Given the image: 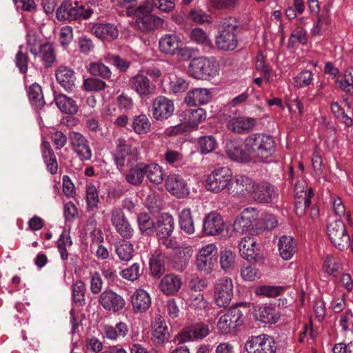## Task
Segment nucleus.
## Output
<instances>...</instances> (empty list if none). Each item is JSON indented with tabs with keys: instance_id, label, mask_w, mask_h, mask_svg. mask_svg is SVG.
Here are the masks:
<instances>
[{
	"instance_id": "13",
	"label": "nucleus",
	"mask_w": 353,
	"mask_h": 353,
	"mask_svg": "<svg viewBox=\"0 0 353 353\" xmlns=\"http://www.w3.org/2000/svg\"><path fill=\"white\" fill-rule=\"evenodd\" d=\"M214 300L220 307L229 305L233 296V283L229 277L219 279L214 285Z\"/></svg>"
},
{
	"instance_id": "56",
	"label": "nucleus",
	"mask_w": 353,
	"mask_h": 353,
	"mask_svg": "<svg viewBox=\"0 0 353 353\" xmlns=\"http://www.w3.org/2000/svg\"><path fill=\"white\" fill-rule=\"evenodd\" d=\"M278 224L277 220L272 216L266 217L265 219H259L256 221L254 226L252 228L253 232L256 234L261 233L265 230H272L276 227Z\"/></svg>"
},
{
	"instance_id": "15",
	"label": "nucleus",
	"mask_w": 353,
	"mask_h": 353,
	"mask_svg": "<svg viewBox=\"0 0 353 353\" xmlns=\"http://www.w3.org/2000/svg\"><path fill=\"white\" fill-rule=\"evenodd\" d=\"M128 83L130 89L141 99H148L156 92V85L142 74H137L132 77Z\"/></svg>"
},
{
	"instance_id": "46",
	"label": "nucleus",
	"mask_w": 353,
	"mask_h": 353,
	"mask_svg": "<svg viewBox=\"0 0 353 353\" xmlns=\"http://www.w3.org/2000/svg\"><path fill=\"white\" fill-rule=\"evenodd\" d=\"M39 51V55L41 57L45 67H51L56 60L55 50L53 45L46 42L43 44Z\"/></svg>"
},
{
	"instance_id": "25",
	"label": "nucleus",
	"mask_w": 353,
	"mask_h": 353,
	"mask_svg": "<svg viewBox=\"0 0 353 353\" xmlns=\"http://www.w3.org/2000/svg\"><path fill=\"white\" fill-rule=\"evenodd\" d=\"M166 190L178 198H183L189 192L185 181L176 174L169 175L165 180Z\"/></svg>"
},
{
	"instance_id": "27",
	"label": "nucleus",
	"mask_w": 353,
	"mask_h": 353,
	"mask_svg": "<svg viewBox=\"0 0 353 353\" xmlns=\"http://www.w3.org/2000/svg\"><path fill=\"white\" fill-rule=\"evenodd\" d=\"M170 339L166 322L161 316L152 325V341L156 346H162Z\"/></svg>"
},
{
	"instance_id": "63",
	"label": "nucleus",
	"mask_w": 353,
	"mask_h": 353,
	"mask_svg": "<svg viewBox=\"0 0 353 353\" xmlns=\"http://www.w3.org/2000/svg\"><path fill=\"white\" fill-rule=\"evenodd\" d=\"M72 244V242L69 234L63 232L57 241V247L63 260H66L68 258V253L66 248L70 247Z\"/></svg>"
},
{
	"instance_id": "6",
	"label": "nucleus",
	"mask_w": 353,
	"mask_h": 353,
	"mask_svg": "<svg viewBox=\"0 0 353 353\" xmlns=\"http://www.w3.org/2000/svg\"><path fill=\"white\" fill-rule=\"evenodd\" d=\"M114 163L119 170H123L125 165H132L138 161V151L123 139H119L114 155Z\"/></svg>"
},
{
	"instance_id": "28",
	"label": "nucleus",
	"mask_w": 353,
	"mask_h": 353,
	"mask_svg": "<svg viewBox=\"0 0 353 353\" xmlns=\"http://www.w3.org/2000/svg\"><path fill=\"white\" fill-rule=\"evenodd\" d=\"M252 183V179L246 176H236L234 179H231L227 190L230 194L243 196L248 193L250 195Z\"/></svg>"
},
{
	"instance_id": "41",
	"label": "nucleus",
	"mask_w": 353,
	"mask_h": 353,
	"mask_svg": "<svg viewBox=\"0 0 353 353\" xmlns=\"http://www.w3.org/2000/svg\"><path fill=\"white\" fill-rule=\"evenodd\" d=\"M55 103L59 109L63 113L74 114L78 111L76 102L66 95L60 94L54 98Z\"/></svg>"
},
{
	"instance_id": "29",
	"label": "nucleus",
	"mask_w": 353,
	"mask_h": 353,
	"mask_svg": "<svg viewBox=\"0 0 353 353\" xmlns=\"http://www.w3.org/2000/svg\"><path fill=\"white\" fill-rule=\"evenodd\" d=\"M206 112L201 108L186 109L180 114L181 121L187 123L190 128H197L199 123L206 119Z\"/></svg>"
},
{
	"instance_id": "61",
	"label": "nucleus",
	"mask_w": 353,
	"mask_h": 353,
	"mask_svg": "<svg viewBox=\"0 0 353 353\" xmlns=\"http://www.w3.org/2000/svg\"><path fill=\"white\" fill-rule=\"evenodd\" d=\"M198 143L202 154H208L212 152L216 146L215 138L210 135L200 137Z\"/></svg>"
},
{
	"instance_id": "53",
	"label": "nucleus",
	"mask_w": 353,
	"mask_h": 353,
	"mask_svg": "<svg viewBox=\"0 0 353 353\" xmlns=\"http://www.w3.org/2000/svg\"><path fill=\"white\" fill-rule=\"evenodd\" d=\"M29 99L37 107H42L45 104L41 86L37 83L31 85L28 90Z\"/></svg>"
},
{
	"instance_id": "11",
	"label": "nucleus",
	"mask_w": 353,
	"mask_h": 353,
	"mask_svg": "<svg viewBox=\"0 0 353 353\" xmlns=\"http://www.w3.org/2000/svg\"><path fill=\"white\" fill-rule=\"evenodd\" d=\"M327 233L331 242L339 250H344L349 246L350 237L342 221L337 220L330 223L327 227Z\"/></svg>"
},
{
	"instance_id": "3",
	"label": "nucleus",
	"mask_w": 353,
	"mask_h": 353,
	"mask_svg": "<svg viewBox=\"0 0 353 353\" xmlns=\"http://www.w3.org/2000/svg\"><path fill=\"white\" fill-rule=\"evenodd\" d=\"M93 14V10L88 5H83L76 0H65L57 10L59 21H80L87 19Z\"/></svg>"
},
{
	"instance_id": "14",
	"label": "nucleus",
	"mask_w": 353,
	"mask_h": 353,
	"mask_svg": "<svg viewBox=\"0 0 353 353\" xmlns=\"http://www.w3.org/2000/svg\"><path fill=\"white\" fill-rule=\"evenodd\" d=\"M68 139L72 150L81 161H85L91 159L92 150L89 141L81 133L71 131L68 134Z\"/></svg>"
},
{
	"instance_id": "8",
	"label": "nucleus",
	"mask_w": 353,
	"mask_h": 353,
	"mask_svg": "<svg viewBox=\"0 0 353 353\" xmlns=\"http://www.w3.org/2000/svg\"><path fill=\"white\" fill-rule=\"evenodd\" d=\"M244 348L247 353H276L277 347L272 336L263 334L250 336Z\"/></svg>"
},
{
	"instance_id": "50",
	"label": "nucleus",
	"mask_w": 353,
	"mask_h": 353,
	"mask_svg": "<svg viewBox=\"0 0 353 353\" xmlns=\"http://www.w3.org/2000/svg\"><path fill=\"white\" fill-rule=\"evenodd\" d=\"M26 43L30 52L34 56L39 55V50L43 44L39 34L33 31H29L26 35Z\"/></svg>"
},
{
	"instance_id": "22",
	"label": "nucleus",
	"mask_w": 353,
	"mask_h": 353,
	"mask_svg": "<svg viewBox=\"0 0 353 353\" xmlns=\"http://www.w3.org/2000/svg\"><path fill=\"white\" fill-rule=\"evenodd\" d=\"M254 309L255 319L263 323H276L280 318L275 307L270 304L256 305Z\"/></svg>"
},
{
	"instance_id": "36",
	"label": "nucleus",
	"mask_w": 353,
	"mask_h": 353,
	"mask_svg": "<svg viewBox=\"0 0 353 353\" xmlns=\"http://www.w3.org/2000/svg\"><path fill=\"white\" fill-rule=\"evenodd\" d=\"M174 219L172 216L165 214L158 219L156 222L154 231L160 239L169 237L174 230Z\"/></svg>"
},
{
	"instance_id": "45",
	"label": "nucleus",
	"mask_w": 353,
	"mask_h": 353,
	"mask_svg": "<svg viewBox=\"0 0 353 353\" xmlns=\"http://www.w3.org/2000/svg\"><path fill=\"white\" fill-rule=\"evenodd\" d=\"M145 176L150 182L155 184H160L163 181L161 168L157 163H145Z\"/></svg>"
},
{
	"instance_id": "24",
	"label": "nucleus",
	"mask_w": 353,
	"mask_h": 353,
	"mask_svg": "<svg viewBox=\"0 0 353 353\" xmlns=\"http://www.w3.org/2000/svg\"><path fill=\"white\" fill-rule=\"evenodd\" d=\"M225 148L226 153L230 159L240 162L251 161L250 154L247 151L245 141L243 142V148H242L239 141L230 140L226 143Z\"/></svg>"
},
{
	"instance_id": "7",
	"label": "nucleus",
	"mask_w": 353,
	"mask_h": 353,
	"mask_svg": "<svg viewBox=\"0 0 353 353\" xmlns=\"http://www.w3.org/2000/svg\"><path fill=\"white\" fill-rule=\"evenodd\" d=\"M232 176V171L228 167L215 169L208 175L205 181V188L212 192H221L224 189H228Z\"/></svg>"
},
{
	"instance_id": "40",
	"label": "nucleus",
	"mask_w": 353,
	"mask_h": 353,
	"mask_svg": "<svg viewBox=\"0 0 353 353\" xmlns=\"http://www.w3.org/2000/svg\"><path fill=\"white\" fill-rule=\"evenodd\" d=\"M323 270L334 277L338 276L343 270L340 259L332 254L327 255L324 259Z\"/></svg>"
},
{
	"instance_id": "57",
	"label": "nucleus",
	"mask_w": 353,
	"mask_h": 353,
	"mask_svg": "<svg viewBox=\"0 0 353 353\" xmlns=\"http://www.w3.org/2000/svg\"><path fill=\"white\" fill-rule=\"evenodd\" d=\"M137 221L139 229L142 232H146L149 234L154 230L156 223L147 213L140 214L137 217Z\"/></svg>"
},
{
	"instance_id": "47",
	"label": "nucleus",
	"mask_w": 353,
	"mask_h": 353,
	"mask_svg": "<svg viewBox=\"0 0 353 353\" xmlns=\"http://www.w3.org/2000/svg\"><path fill=\"white\" fill-rule=\"evenodd\" d=\"M132 126L138 134H145L151 130V123L148 117L143 114L134 117Z\"/></svg>"
},
{
	"instance_id": "44",
	"label": "nucleus",
	"mask_w": 353,
	"mask_h": 353,
	"mask_svg": "<svg viewBox=\"0 0 353 353\" xmlns=\"http://www.w3.org/2000/svg\"><path fill=\"white\" fill-rule=\"evenodd\" d=\"M255 245L256 241L250 236L244 237L239 243V250L241 256L248 261L255 259Z\"/></svg>"
},
{
	"instance_id": "35",
	"label": "nucleus",
	"mask_w": 353,
	"mask_h": 353,
	"mask_svg": "<svg viewBox=\"0 0 353 353\" xmlns=\"http://www.w3.org/2000/svg\"><path fill=\"white\" fill-rule=\"evenodd\" d=\"M92 31L98 38L109 41L117 39L119 36L117 27L112 23L95 24Z\"/></svg>"
},
{
	"instance_id": "37",
	"label": "nucleus",
	"mask_w": 353,
	"mask_h": 353,
	"mask_svg": "<svg viewBox=\"0 0 353 353\" xmlns=\"http://www.w3.org/2000/svg\"><path fill=\"white\" fill-rule=\"evenodd\" d=\"M193 254V250L191 247L180 248L176 251L174 266L177 271L182 272L186 268L189 261Z\"/></svg>"
},
{
	"instance_id": "12",
	"label": "nucleus",
	"mask_w": 353,
	"mask_h": 353,
	"mask_svg": "<svg viewBox=\"0 0 353 353\" xmlns=\"http://www.w3.org/2000/svg\"><path fill=\"white\" fill-rule=\"evenodd\" d=\"M209 334V325L199 322L186 327L175 336L174 341L178 344H182L187 341L203 339Z\"/></svg>"
},
{
	"instance_id": "49",
	"label": "nucleus",
	"mask_w": 353,
	"mask_h": 353,
	"mask_svg": "<svg viewBox=\"0 0 353 353\" xmlns=\"http://www.w3.org/2000/svg\"><path fill=\"white\" fill-rule=\"evenodd\" d=\"M185 302L188 307L194 310H202L207 306V301L201 293L188 294Z\"/></svg>"
},
{
	"instance_id": "31",
	"label": "nucleus",
	"mask_w": 353,
	"mask_h": 353,
	"mask_svg": "<svg viewBox=\"0 0 353 353\" xmlns=\"http://www.w3.org/2000/svg\"><path fill=\"white\" fill-rule=\"evenodd\" d=\"M131 303L134 312L142 313L150 307L151 299L145 290L138 289L131 296Z\"/></svg>"
},
{
	"instance_id": "60",
	"label": "nucleus",
	"mask_w": 353,
	"mask_h": 353,
	"mask_svg": "<svg viewBox=\"0 0 353 353\" xmlns=\"http://www.w3.org/2000/svg\"><path fill=\"white\" fill-rule=\"evenodd\" d=\"M86 288L84 283L81 281H77L73 285L72 295L73 300L75 303H79V305L85 304V294Z\"/></svg>"
},
{
	"instance_id": "48",
	"label": "nucleus",
	"mask_w": 353,
	"mask_h": 353,
	"mask_svg": "<svg viewBox=\"0 0 353 353\" xmlns=\"http://www.w3.org/2000/svg\"><path fill=\"white\" fill-rule=\"evenodd\" d=\"M179 224L181 229L188 234L194 232V225L190 209L183 210L179 214Z\"/></svg>"
},
{
	"instance_id": "4",
	"label": "nucleus",
	"mask_w": 353,
	"mask_h": 353,
	"mask_svg": "<svg viewBox=\"0 0 353 353\" xmlns=\"http://www.w3.org/2000/svg\"><path fill=\"white\" fill-rule=\"evenodd\" d=\"M152 7L145 3L137 7L132 12L136 16L135 26L142 32H148L157 29L163 24V20L157 16L151 14Z\"/></svg>"
},
{
	"instance_id": "42",
	"label": "nucleus",
	"mask_w": 353,
	"mask_h": 353,
	"mask_svg": "<svg viewBox=\"0 0 353 353\" xmlns=\"http://www.w3.org/2000/svg\"><path fill=\"white\" fill-rule=\"evenodd\" d=\"M165 256L161 252H155L150 259V272L152 276L161 277L165 272Z\"/></svg>"
},
{
	"instance_id": "32",
	"label": "nucleus",
	"mask_w": 353,
	"mask_h": 353,
	"mask_svg": "<svg viewBox=\"0 0 353 353\" xmlns=\"http://www.w3.org/2000/svg\"><path fill=\"white\" fill-rule=\"evenodd\" d=\"M181 41L174 34H166L159 41V50L167 55L174 56Z\"/></svg>"
},
{
	"instance_id": "59",
	"label": "nucleus",
	"mask_w": 353,
	"mask_h": 353,
	"mask_svg": "<svg viewBox=\"0 0 353 353\" xmlns=\"http://www.w3.org/2000/svg\"><path fill=\"white\" fill-rule=\"evenodd\" d=\"M336 83L345 92L353 94V69L350 68L345 70L343 79H338Z\"/></svg>"
},
{
	"instance_id": "43",
	"label": "nucleus",
	"mask_w": 353,
	"mask_h": 353,
	"mask_svg": "<svg viewBox=\"0 0 353 353\" xmlns=\"http://www.w3.org/2000/svg\"><path fill=\"white\" fill-rule=\"evenodd\" d=\"M115 252L121 261H129L133 256V245L125 240H119L114 244Z\"/></svg>"
},
{
	"instance_id": "18",
	"label": "nucleus",
	"mask_w": 353,
	"mask_h": 353,
	"mask_svg": "<svg viewBox=\"0 0 353 353\" xmlns=\"http://www.w3.org/2000/svg\"><path fill=\"white\" fill-rule=\"evenodd\" d=\"M276 192L273 185L268 183H252L250 197L261 203H269L275 197Z\"/></svg>"
},
{
	"instance_id": "17",
	"label": "nucleus",
	"mask_w": 353,
	"mask_h": 353,
	"mask_svg": "<svg viewBox=\"0 0 353 353\" xmlns=\"http://www.w3.org/2000/svg\"><path fill=\"white\" fill-rule=\"evenodd\" d=\"M98 301L105 310L114 313L122 310L125 305L124 299L112 290L103 292L99 295Z\"/></svg>"
},
{
	"instance_id": "19",
	"label": "nucleus",
	"mask_w": 353,
	"mask_h": 353,
	"mask_svg": "<svg viewBox=\"0 0 353 353\" xmlns=\"http://www.w3.org/2000/svg\"><path fill=\"white\" fill-rule=\"evenodd\" d=\"M111 223L116 231L124 239H131L134 230L121 209L114 208L111 212Z\"/></svg>"
},
{
	"instance_id": "21",
	"label": "nucleus",
	"mask_w": 353,
	"mask_h": 353,
	"mask_svg": "<svg viewBox=\"0 0 353 353\" xmlns=\"http://www.w3.org/2000/svg\"><path fill=\"white\" fill-rule=\"evenodd\" d=\"M256 125V120L245 116H234L227 123L229 131L237 134H245L252 131Z\"/></svg>"
},
{
	"instance_id": "52",
	"label": "nucleus",
	"mask_w": 353,
	"mask_h": 353,
	"mask_svg": "<svg viewBox=\"0 0 353 353\" xmlns=\"http://www.w3.org/2000/svg\"><path fill=\"white\" fill-rule=\"evenodd\" d=\"M107 87L106 83L102 79L96 77H90L84 79L83 88L87 92H100Z\"/></svg>"
},
{
	"instance_id": "30",
	"label": "nucleus",
	"mask_w": 353,
	"mask_h": 353,
	"mask_svg": "<svg viewBox=\"0 0 353 353\" xmlns=\"http://www.w3.org/2000/svg\"><path fill=\"white\" fill-rule=\"evenodd\" d=\"M211 98V92L208 89L194 88L188 92L185 102L188 105L196 106L208 103Z\"/></svg>"
},
{
	"instance_id": "39",
	"label": "nucleus",
	"mask_w": 353,
	"mask_h": 353,
	"mask_svg": "<svg viewBox=\"0 0 353 353\" xmlns=\"http://www.w3.org/2000/svg\"><path fill=\"white\" fill-rule=\"evenodd\" d=\"M105 336L109 340L124 338L128 333V327L124 322H119L115 326L105 325L103 327Z\"/></svg>"
},
{
	"instance_id": "58",
	"label": "nucleus",
	"mask_w": 353,
	"mask_h": 353,
	"mask_svg": "<svg viewBox=\"0 0 353 353\" xmlns=\"http://www.w3.org/2000/svg\"><path fill=\"white\" fill-rule=\"evenodd\" d=\"M143 269L141 268V265L135 263L130 267L123 270L121 272V276L126 280L130 281H134L137 280L140 276L143 274Z\"/></svg>"
},
{
	"instance_id": "26",
	"label": "nucleus",
	"mask_w": 353,
	"mask_h": 353,
	"mask_svg": "<svg viewBox=\"0 0 353 353\" xmlns=\"http://www.w3.org/2000/svg\"><path fill=\"white\" fill-rule=\"evenodd\" d=\"M56 79L65 90L71 92L76 88V76L74 70L66 66H60L56 70Z\"/></svg>"
},
{
	"instance_id": "9",
	"label": "nucleus",
	"mask_w": 353,
	"mask_h": 353,
	"mask_svg": "<svg viewBox=\"0 0 353 353\" xmlns=\"http://www.w3.org/2000/svg\"><path fill=\"white\" fill-rule=\"evenodd\" d=\"M243 312L237 307H231L227 313L221 316L217 323V329L222 334H228L243 324Z\"/></svg>"
},
{
	"instance_id": "10",
	"label": "nucleus",
	"mask_w": 353,
	"mask_h": 353,
	"mask_svg": "<svg viewBox=\"0 0 353 353\" xmlns=\"http://www.w3.org/2000/svg\"><path fill=\"white\" fill-rule=\"evenodd\" d=\"M217 261V249L210 243L203 247L196 256L195 263L197 269L205 274H210Z\"/></svg>"
},
{
	"instance_id": "20",
	"label": "nucleus",
	"mask_w": 353,
	"mask_h": 353,
	"mask_svg": "<svg viewBox=\"0 0 353 353\" xmlns=\"http://www.w3.org/2000/svg\"><path fill=\"white\" fill-rule=\"evenodd\" d=\"M258 212L253 208L244 209L239 216H238L233 224L234 230L239 233H243L248 230L250 227L255 228V223L258 219ZM253 230L252 228H251Z\"/></svg>"
},
{
	"instance_id": "5",
	"label": "nucleus",
	"mask_w": 353,
	"mask_h": 353,
	"mask_svg": "<svg viewBox=\"0 0 353 353\" xmlns=\"http://www.w3.org/2000/svg\"><path fill=\"white\" fill-rule=\"evenodd\" d=\"M219 70L218 63L206 57L192 59L188 65V73L197 79H205L215 76Z\"/></svg>"
},
{
	"instance_id": "23",
	"label": "nucleus",
	"mask_w": 353,
	"mask_h": 353,
	"mask_svg": "<svg viewBox=\"0 0 353 353\" xmlns=\"http://www.w3.org/2000/svg\"><path fill=\"white\" fill-rule=\"evenodd\" d=\"M224 225L221 216L218 213L211 212L203 219V231L207 235H219L223 231Z\"/></svg>"
},
{
	"instance_id": "34",
	"label": "nucleus",
	"mask_w": 353,
	"mask_h": 353,
	"mask_svg": "<svg viewBox=\"0 0 353 353\" xmlns=\"http://www.w3.org/2000/svg\"><path fill=\"white\" fill-rule=\"evenodd\" d=\"M128 167L129 170L125 175V181L134 186H140L145 178V163H135Z\"/></svg>"
},
{
	"instance_id": "55",
	"label": "nucleus",
	"mask_w": 353,
	"mask_h": 353,
	"mask_svg": "<svg viewBox=\"0 0 353 353\" xmlns=\"http://www.w3.org/2000/svg\"><path fill=\"white\" fill-rule=\"evenodd\" d=\"M220 264L221 268L228 272L235 265V254L230 250H225L220 253Z\"/></svg>"
},
{
	"instance_id": "62",
	"label": "nucleus",
	"mask_w": 353,
	"mask_h": 353,
	"mask_svg": "<svg viewBox=\"0 0 353 353\" xmlns=\"http://www.w3.org/2000/svg\"><path fill=\"white\" fill-rule=\"evenodd\" d=\"M314 196L312 188L309 189L308 193H305V197L295 203V212L299 216H302L305 214V208L311 204V198Z\"/></svg>"
},
{
	"instance_id": "64",
	"label": "nucleus",
	"mask_w": 353,
	"mask_h": 353,
	"mask_svg": "<svg viewBox=\"0 0 353 353\" xmlns=\"http://www.w3.org/2000/svg\"><path fill=\"white\" fill-rule=\"evenodd\" d=\"M242 278L248 281H254L260 277V272L254 265L250 264H243L241 271Z\"/></svg>"
},
{
	"instance_id": "1",
	"label": "nucleus",
	"mask_w": 353,
	"mask_h": 353,
	"mask_svg": "<svg viewBox=\"0 0 353 353\" xmlns=\"http://www.w3.org/2000/svg\"><path fill=\"white\" fill-rule=\"evenodd\" d=\"M245 145L252 159L263 161L276 151V142L272 136L265 133H254L245 139Z\"/></svg>"
},
{
	"instance_id": "2",
	"label": "nucleus",
	"mask_w": 353,
	"mask_h": 353,
	"mask_svg": "<svg viewBox=\"0 0 353 353\" xmlns=\"http://www.w3.org/2000/svg\"><path fill=\"white\" fill-rule=\"evenodd\" d=\"M239 21L234 17L223 19L218 25L215 44L222 51H233L238 46V34L240 32Z\"/></svg>"
},
{
	"instance_id": "51",
	"label": "nucleus",
	"mask_w": 353,
	"mask_h": 353,
	"mask_svg": "<svg viewBox=\"0 0 353 353\" xmlns=\"http://www.w3.org/2000/svg\"><path fill=\"white\" fill-rule=\"evenodd\" d=\"M88 71L93 76L100 77L104 79H110L112 76L110 69L101 62L90 63Z\"/></svg>"
},
{
	"instance_id": "54",
	"label": "nucleus",
	"mask_w": 353,
	"mask_h": 353,
	"mask_svg": "<svg viewBox=\"0 0 353 353\" xmlns=\"http://www.w3.org/2000/svg\"><path fill=\"white\" fill-rule=\"evenodd\" d=\"M190 39L192 41L212 48L213 45L207 34L201 28H194L190 32Z\"/></svg>"
},
{
	"instance_id": "33",
	"label": "nucleus",
	"mask_w": 353,
	"mask_h": 353,
	"mask_svg": "<svg viewBox=\"0 0 353 353\" xmlns=\"http://www.w3.org/2000/svg\"><path fill=\"white\" fill-rule=\"evenodd\" d=\"M182 285L180 276L169 274L163 277L159 284L160 290L166 295H174L176 294Z\"/></svg>"
},
{
	"instance_id": "38",
	"label": "nucleus",
	"mask_w": 353,
	"mask_h": 353,
	"mask_svg": "<svg viewBox=\"0 0 353 353\" xmlns=\"http://www.w3.org/2000/svg\"><path fill=\"white\" fill-rule=\"evenodd\" d=\"M296 243L290 236H283L279 241L280 256L284 260H290L296 252Z\"/></svg>"
},
{
	"instance_id": "16",
	"label": "nucleus",
	"mask_w": 353,
	"mask_h": 353,
	"mask_svg": "<svg viewBox=\"0 0 353 353\" xmlns=\"http://www.w3.org/2000/svg\"><path fill=\"white\" fill-rule=\"evenodd\" d=\"M174 110L172 101L164 96H158L152 102V117L157 121H163L168 119L172 115Z\"/></svg>"
}]
</instances>
